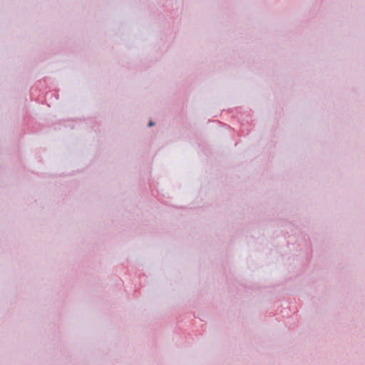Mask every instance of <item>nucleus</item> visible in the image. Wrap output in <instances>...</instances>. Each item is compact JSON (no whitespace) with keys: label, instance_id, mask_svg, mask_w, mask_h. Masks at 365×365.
Instances as JSON below:
<instances>
[{"label":"nucleus","instance_id":"1","mask_svg":"<svg viewBox=\"0 0 365 365\" xmlns=\"http://www.w3.org/2000/svg\"><path fill=\"white\" fill-rule=\"evenodd\" d=\"M153 125V123L152 121H150V122L149 123V124H148V126H150H150H152Z\"/></svg>","mask_w":365,"mask_h":365}]
</instances>
